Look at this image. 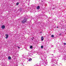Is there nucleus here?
<instances>
[{"label": "nucleus", "mask_w": 66, "mask_h": 66, "mask_svg": "<svg viewBox=\"0 0 66 66\" xmlns=\"http://www.w3.org/2000/svg\"><path fill=\"white\" fill-rule=\"evenodd\" d=\"M27 19H27L26 18H25L23 19V20H22L21 21V23L22 24H24V23H25L27 21Z\"/></svg>", "instance_id": "f257e3e1"}, {"label": "nucleus", "mask_w": 66, "mask_h": 66, "mask_svg": "<svg viewBox=\"0 0 66 66\" xmlns=\"http://www.w3.org/2000/svg\"><path fill=\"white\" fill-rule=\"evenodd\" d=\"M52 63H55V64H57V62H56V60L55 59H53L52 60Z\"/></svg>", "instance_id": "f03ea898"}, {"label": "nucleus", "mask_w": 66, "mask_h": 66, "mask_svg": "<svg viewBox=\"0 0 66 66\" xmlns=\"http://www.w3.org/2000/svg\"><path fill=\"white\" fill-rule=\"evenodd\" d=\"M47 60H46L45 62H44V63H43V65H44V66H46L47 65Z\"/></svg>", "instance_id": "7ed1b4c3"}, {"label": "nucleus", "mask_w": 66, "mask_h": 66, "mask_svg": "<svg viewBox=\"0 0 66 66\" xmlns=\"http://www.w3.org/2000/svg\"><path fill=\"white\" fill-rule=\"evenodd\" d=\"M5 36H6V37H5V38H8V37H9V35L8 34H6L5 35Z\"/></svg>", "instance_id": "20e7f679"}, {"label": "nucleus", "mask_w": 66, "mask_h": 66, "mask_svg": "<svg viewBox=\"0 0 66 66\" xmlns=\"http://www.w3.org/2000/svg\"><path fill=\"white\" fill-rule=\"evenodd\" d=\"M5 28V26L3 25L2 27V29H3Z\"/></svg>", "instance_id": "39448f33"}, {"label": "nucleus", "mask_w": 66, "mask_h": 66, "mask_svg": "<svg viewBox=\"0 0 66 66\" xmlns=\"http://www.w3.org/2000/svg\"><path fill=\"white\" fill-rule=\"evenodd\" d=\"M40 8V7L39 6H38L36 7V9H37V10H38Z\"/></svg>", "instance_id": "423d86ee"}, {"label": "nucleus", "mask_w": 66, "mask_h": 66, "mask_svg": "<svg viewBox=\"0 0 66 66\" xmlns=\"http://www.w3.org/2000/svg\"><path fill=\"white\" fill-rule=\"evenodd\" d=\"M41 40L42 41H43V40H44V37H42Z\"/></svg>", "instance_id": "0eeeda50"}, {"label": "nucleus", "mask_w": 66, "mask_h": 66, "mask_svg": "<svg viewBox=\"0 0 66 66\" xmlns=\"http://www.w3.org/2000/svg\"><path fill=\"white\" fill-rule=\"evenodd\" d=\"M8 59H9V60H11V56H9L8 57Z\"/></svg>", "instance_id": "6e6552de"}, {"label": "nucleus", "mask_w": 66, "mask_h": 66, "mask_svg": "<svg viewBox=\"0 0 66 66\" xmlns=\"http://www.w3.org/2000/svg\"><path fill=\"white\" fill-rule=\"evenodd\" d=\"M28 61H32V59L30 58L29 59Z\"/></svg>", "instance_id": "1a4fd4ad"}, {"label": "nucleus", "mask_w": 66, "mask_h": 66, "mask_svg": "<svg viewBox=\"0 0 66 66\" xmlns=\"http://www.w3.org/2000/svg\"><path fill=\"white\" fill-rule=\"evenodd\" d=\"M34 39V38L33 37L32 38H31V39L32 40H33Z\"/></svg>", "instance_id": "9d476101"}, {"label": "nucleus", "mask_w": 66, "mask_h": 66, "mask_svg": "<svg viewBox=\"0 0 66 66\" xmlns=\"http://www.w3.org/2000/svg\"><path fill=\"white\" fill-rule=\"evenodd\" d=\"M30 48H31V49H32L33 48V46H31L30 47Z\"/></svg>", "instance_id": "9b49d317"}, {"label": "nucleus", "mask_w": 66, "mask_h": 66, "mask_svg": "<svg viewBox=\"0 0 66 66\" xmlns=\"http://www.w3.org/2000/svg\"><path fill=\"white\" fill-rule=\"evenodd\" d=\"M54 35H52V36H51V37H54Z\"/></svg>", "instance_id": "f8f14e48"}, {"label": "nucleus", "mask_w": 66, "mask_h": 66, "mask_svg": "<svg viewBox=\"0 0 66 66\" xmlns=\"http://www.w3.org/2000/svg\"><path fill=\"white\" fill-rule=\"evenodd\" d=\"M19 4V3H17L16 4V5H18Z\"/></svg>", "instance_id": "ddd939ff"}, {"label": "nucleus", "mask_w": 66, "mask_h": 66, "mask_svg": "<svg viewBox=\"0 0 66 66\" xmlns=\"http://www.w3.org/2000/svg\"><path fill=\"white\" fill-rule=\"evenodd\" d=\"M42 49V48H43V47H44V46H42L41 47Z\"/></svg>", "instance_id": "4468645a"}, {"label": "nucleus", "mask_w": 66, "mask_h": 66, "mask_svg": "<svg viewBox=\"0 0 66 66\" xmlns=\"http://www.w3.org/2000/svg\"><path fill=\"white\" fill-rule=\"evenodd\" d=\"M34 66H38V65H37V64L35 65Z\"/></svg>", "instance_id": "2eb2a0df"}, {"label": "nucleus", "mask_w": 66, "mask_h": 66, "mask_svg": "<svg viewBox=\"0 0 66 66\" xmlns=\"http://www.w3.org/2000/svg\"><path fill=\"white\" fill-rule=\"evenodd\" d=\"M17 47L18 48V49H20V47H19V46H17Z\"/></svg>", "instance_id": "dca6fc26"}, {"label": "nucleus", "mask_w": 66, "mask_h": 66, "mask_svg": "<svg viewBox=\"0 0 66 66\" xmlns=\"http://www.w3.org/2000/svg\"><path fill=\"white\" fill-rule=\"evenodd\" d=\"M64 45H66V43H64Z\"/></svg>", "instance_id": "f3484780"}, {"label": "nucleus", "mask_w": 66, "mask_h": 66, "mask_svg": "<svg viewBox=\"0 0 66 66\" xmlns=\"http://www.w3.org/2000/svg\"><path fill=\"white\" fill-rule=\"evenodd\" d=\"M55 8L54 7V8H53V10H54V9H55Z\"/></svg>", "instance_id": "a211bd4d"}, {"label": "nucleus", "mask_w": 66, "mask_h": 66, "mask_svg": "<svg viewBox=\"0 0 66 66\" xmlns=\"http://www.w3.org/2000/svg\"><path fill=\"white\" fill-rule=\"evenodd\" d=\"M15 65L16 66H18V64H15Z\"/></svg>", "instance_id": "6ab92c4d"}, {"label": "nucleus", "mask_w": 66, "mask_h": 66, "mask_svg": "<svg viewBox=\"0 0 66 66\" xmlns=\"http://www.w3.org/2000/svg\"><path fill=\"white\" fill-rule=\"evenodd\" d=\"M53 57H54V58H55V59L56 58V57L54 56Z\"/></svg>", "instance_id": "aec40b11"}, {"label": "nucleus", "mask_w": 66, "mask_h": 66, "mask_svg": "<svg viewBox=\"0 0 66 66\" xmlns=\"http://www.w3.org/2000/svg\"><path fill=\"white\" fill-rule=\"evenodd\" d=\"M51 66H54V64H53V65H51Z\"/></svg>", "instance_id": "412c9836"}, {"label": "nucleus", "mask_w": 66, "mask_h": 66, "mask_svg": "<svg viewBox=\"0 0 66 66\" xmlns=\"http://www.w3.org/2000/svg\"><path fill=\"white\" fill-rule=\"evenodd\" d=\"M62 35V34H59V35Z\"/></svg>", "instance_id": "4be33fe9"}, {"label": "nucleus", "mask_w": 66, "mask_h": 66, "mask_svg": "<svg viewBox=\"0 0 66 66\" xmlns=\"http://www.w3.org/2000/svg\"><path fill=\"white\" fill-rule=\"evenodd\" d=\"M60 56H57V57H60Z\"/></svg>", "instance_id": "5701e85b"}, {"label": "nucleus", "mask_w": 66, "mask_h": 66, "mask_svg": "<svg viewBox=\"0 0 66 66\" xmlns=\"http://www.w3.org/2000/svg\"><path fill=\"white\" fill-rule=\"evenodd\" d=\"M57 28H59V27H57Z\"/></svg>", "instance_id": "b1692460"}, {"label": "nucleus", "mask_w": 66, "mask_h": 66, "mask_svg": "<svg viewBox=\"0 0 66 66\" xmlns=\"http://www.w3.org/2000/svg\"><path fill=\"white\" fill-rule=\"evenodd\" d=\"M21 66H23V65H21Z\"/></svg>", "instance_id": "393cba45"}, {"label": "nucleus", "mask_w": 66, "mask_h": 66, "mask_svg": "<svg viewBox=\"0 0 66 66\" xmlns=\"http://www.w3.org/2000/svg\"><path fill=\"white\" fill-rule=\"evenodd\" d=\"M52 47H53V45H52Z\"/></svg>", "instance_id": "a878e982"}, {"label": "nucleus", "mask_w": 66, "mask_h": 66, "mask_svg": "<svg viewBox=\"0 0 66 66\" xmlns=\"http://www.w3.org/2000/svg\"><path fill=\"white\" fill-rule=\"evenodd\" d=\"M52 55H53V54H52Z\"/></svg>", "instance_id": "bb28decb"}, {"label": "nucleus", "mask_w": 66, "mask_h": 66, "mask_svg": "<svg viewBox=\"0 0 66 66\" xmlns=\"http://www.w3.org/2000/svg\"><path fill=\"white\" fill-rule=\"evenodd\" d=\"M65 60H66V58H65Z\"/></svg>", "instance_id": "cd10ccee"}, {"label": "nucleus", "mask_w": 66, "mask_h": 66, "mask_svg": "<svg viewBox=\"0 0 66 66\" xmlns=\"http://www.w3.org/2000/svg\"><path fill=\"white\" fill-rule=\"evenodd\" d=\"M44 61H45V60H44Z\"/></svg>", "instance_id": "c85d7f7f"}, {"label": "nucleus", "mask_w": 66, "mask_h": 66, "mask_svg": "<svg viewBox=\"0 0 66 66\" xmlns=\"http://www.w3.org/2000/svg\"><path fill=\"white\" fill-rule=\"evenodd\" d=\"M42 33V32H41Z\"/></svg>", "instance_id": "c756f323"}]
</instances>
